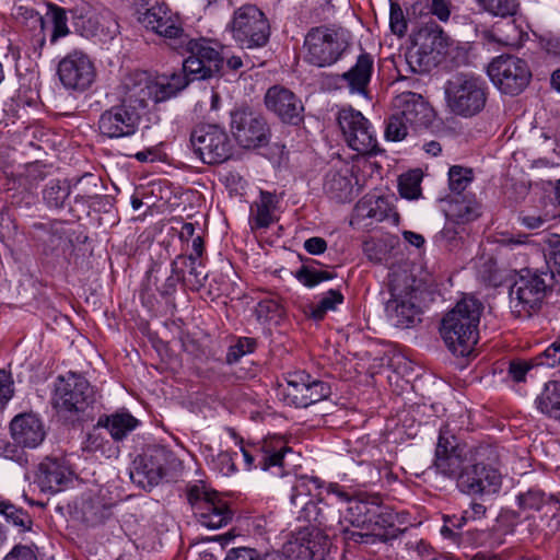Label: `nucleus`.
Wrapping results in <instances>:
<instances>
[{"label": "nucleus", "instance_id": "28", "mask_svg": "<svg viewBox=\"0 0 560 560\" xmlns=\"http://www.w3.org/2000/svg\"><path fill=\"white\" fill-rule=\"evenodd\" d=\"M40 24V38L37 39V48L42 50L46 45V32H48L49 44L55 45L57 42L70 34L68 27V16L63 8L48 3L45 16L38 19Z\"/></svg>", "mask_w": 560, "mask_h": 560}, {"label": "nucleus", "instance_id": "25", "mask_svg": "<svg viewBox=\"0 0 560 560\" xmlns=\"http://www.w3.org/2000/svg\"><path fill=\"white\" fill-rule=\"evenodd\" d=\"M374 69V58L371 54L362 51L355 63L346 72L336 77L338 88H347L350 93L366 95Z\"/></svg>", "mask_w": 560, "mask_h": 560}, {"label": "nucleus", "instance_id": "23", "mask_svg": "<svg viewBox=\"0 0 560 560\" xmlns=\"http://www.w3.org/2000/svg\"><path fill=\"white\" fill-rule=\"evenodd\" d=\"M396 110L412 129L428 128L434 118V112L421 94L401 92L393 100Z\"/></svg>", "mask_w": 560, "mask_h": 560}, {"label": "nucleus", "instance_id": "26", "mask_svg": "<svg viewBox=\"0 0 560 560\" xmlns=\"http://www.w3.org/2000/svg\"><path fill=\"white\" fill-rule=\"evenodd\" d=\"M72 475L65 462L46 458L38 466L36 482L43 492L57 493L72 481Z\"/></svg>", "mask_w": 560, "mask_h": 560}, {"label": "nucleus", "instance_id": "6", "mask_svg": "<svg viewBox=\"0 0 560 560\" xmlns=\"http://www.w3.org/2000/svg\"><path fill=\"white\" fill-rule=\"evenodd\" d=\"M445 98L450 110L462 117H472L486 106L488 84L474 73H456L445 84Z\"/></svg>", "mask_w": 560, "mask_h": 560}, {"label": "nucleus", "instance_id": "8", "mask_svg": "<svg viewBox=\"0 0 560 560\" xmlns=\"http://www.w3.org/2000/svg\"><path fill=\"white\" fill-rule=\"evenodd\" d=\"M180 54H188L183 62V71L192 75L191 80L209 79L223 70L224 58L215 44L207 38H190L186 35Z\"/></svg>", "mask_w": 560, "mask_h": 560}, {"label": "nucleus", "instance_id": "35", "mask_svg": "<svg viewBox=\"0 0 560 560\" xmlns=\"http://www.w3.org/2000/svg\"><path fill=\"white\" fill-rule=\"evenodd\" d=\"M278 198L269 191H260L259 199L250 206L249 221L253 229H267L275 222L273 211Z\"/></svg>", "mask_w": 560, "mask_h": 560}, {"label": "nucleus", "instance_id": "22", "mask_svg": "<svg viewBox=\"0 0 560 560\" xmlns=\"http://www.w3.org/2000/svg\"><path fill=\"white\" fill-rule=\"evenodd\" d=\"M265 105L282 122L299 125L303 120L302 101L289 89L281 85L269 88L265 94Z\"/></svg>", "mask_w": 560, "mask_h": 560}, {"label": "nucleus", "instance_id": "44", "mask_svg": "<svg viewBox=\"0 0 560 560\" xmlns=\"http://www.w3.org/2000/svg\"><path fill=\"white\" fill-rule=\"evenodd\" d=\"M342 302V293L339 290L331 289L327 291L317 303L307 305L304 313L314 320H322L327 312L335 311Z\"/></svg>", "mask_w": 560, "mask_h": 560}, {"label": "nucleus", "instance_id": "19", "mask_svg": "<svg viewBox=\"0 0 560 560\" xmlns=\"http://www.w3.org/2000/svg\"><path fill=\"white\" fill-rule=\"evenodd\" d=\"M139 22L160 37L174 50H179L186 33L180 18L173 13L166 5H153L139 16Z\"/></svg>", "mask_w": 560, "mask_h": 560}, {"label": "nucleus", "instance_id": "18", "mask_svg": "<svg viewBox=\"0 0 560 560\" xmlns=\"http://www.w3.org/2000/svg\"><path fill=\"white\" fill-rule=\"evenodd\" d=\"M285 382V400L296 408H306L326 399L331 393L330 386L326 382L313 377L305 371L288 373Z\"/></svg>", "mask_w": 560, "mask_h": 560}, {"label": "nucleus", "instance_id": "15", "mask_svg": "<svg viewBox=\"0 0 560 560\" xmlns=\"http://www.w3.org/2000/svg\"><path fill=\"white\" fill-rule=\"evenodd\" d=\"M194 152L206 164H220L232 154V145L226 132L215 125L195 128L190 135Z\"/></svg>", "mask_w": 560, "mask_h": 560}, {"label": "nucleus", "instance_id": "10", "mask_svg": "<svg viewBox=\"0 0 560 560\" xmlns=\"http://www.w3.org/2000/svg\"><path fill=\"white\" fill-rule=\"evenodd\" d=\"M228 28L232 37L245 48L262 47L270 36V25L265 13L253 4L238 8Z\"/></svg>", "mask_w": 560, "mask_h": 560}, {"label": "nucleus", "instance_id": "29", "mask_svg": "<svg viewBox=\"0 0 560 560\" xmlns=\"http://www.w3.org/2000/svg\"><path fill=\"white\" fill-rule=\"evenodd\" d=\"M129 75H143L148 88V100L154 95L156 102L176 96L189 83L188 74L184 71L174 72L170 75L163 74L155 81H151L144 72H135Z\"/></svg>", "mask_w": 560, "mask_h": 560}, {"label": "nucleus", "instance_id": "56", "mask_svg": "<svg viewBox=\"0 0 560 560\" xmlns=\"http://www.w3.org/2000/svg\"><path fill=\"white\" fill-rule=\"evenodd\" d=\"M256 314L259 319L272 320L281 317L283 308L276 299H264L256 306Z\"/></svg>", "mask_w": 560, "mask_h": 560}, {"label": "nucleus", "instance_id": "33", "mask_svg": "<svg viewBox=\"0 0 560 560\" xmlns=\"http://www.w3.org/2000/svg\"><path fill=\"white\" fill-rule=\"evenodd\" d=\"M323 494V481L315 476H299L291 487L290 502L294 506L304 508L310 501H315Z\"/></svg>", "mask_w": 560, "mask_h": 560}, {"label": "nucleus", "instance_id": "24", "mask_svg": "<svg viewBox=\"0 0 560 560\" xmlns=\"http://www.w3.org/2000/svg\"><path fill=\"white\" fill-rule=\"evenodd\" d=\"M246 467H259L262 470H268L273 466H281L285 453L291 452V448L284 445V442L279 438L265 440L260 446L247 448L241 445Z\"/></svg>", "mask_w": 560, "mask_h": 560}, {"label": "nucleus", "instance_id": "30", "mask_svg": "<svg viewBox=\"0 0 560 560\" xmlns=\"http://www.w3.org/2000/svg\"><path fill=\"white\" fill-rule=\"evenodd\" d=\"M353 166L347 162L338 161L327 172L324 188L326 192L340 202L351 199Z\"/></svg>", "mask_w": 560, "mask_h": 560}, {"label": "nucleus", "instance_id": "37", "mask_svg": "<svg viewBox=\"0 0 560 560\" xmlns=\"http://www.w3.org/2000/svg\"><path fill=\"white\" fill-rule=\"evenodd\" d=\"M98 419L100 427H104L115 441L124 440L139 424V420L129 412L103 415Z\"/></svg>", "mask_w": 560, "mask_h": 560}, {"label": "nucleus", "instance_id": "2", "mask_svg": "<svg viewBox=\"0 0 560 560\" xmlns=\"http://www.w3.org/2000/svg\"><path fill=\"white\" fill-rule=\"evenodd\" d=\"M119 91L120 103L104 110L98 119L100 133L109 139L133 136L141 121L140 109L148 102V88L143 75H126Z\"/></svg>", "mask_w": 560, "mask_h": 560}, {"label": "nucleus", "instance_id": "46", "mask_svg": "<svg viewBox=\"0 0 560 560\" xmlns=\"http://www.w3.org/2000/svg\"><path fill=\"white\" fill-rule=\"evenodd\" d=\"M70 192V185L66 180L51 179L43 190V198L49 208L60 209Z\"/></svg>", "mask_w": 560, "mask_h": 560}, {"label": "nucleus", "instance_id": "7", "mask_svg": "<svg viewBox=\"0 0 560 560\" xmlns=\"http://www.w3.org/2000/svg\"><path fill=\"white\" fill-rule=\"evenodd\" d=\"M552 271L527 270L514 281L510 288V305L513 314L521 318H528L537 312L553 285Z\"/></svg>", "mask_w": 560, "mask_h": 560}, {"label": "nucleus", "instance_id": "64", "mask_svg": "<svg viewBox=\"0 0 560 560\" xmlns=\"http://www.w3.org/2000/svg\"><path fill=\"white\" fill-rule=\"evenodd\" d=\"M224 560H262V558L256 549L243 547L231 549Z\"/></svg>", "mask_w": 560, "mask_h": 560}, {"label": "nucleus", "instance_id": "20", "mask_svg": "<svg viewBox=\"0 0 560 560\" xmlns=\"http://www.w3.org/2000/svg\"><path fill=\"white\" fill-rule=\"evenodd\" d=\"M468 453L467 445L459 442L448 424L440 428L433 463L440 474L455 477Z\"/></svg>", "mask_w": 560, "mask_h": 560}, {"label": "nucleus", "instance_id": "47", "mask_svg": "<svg viewBox=\"0 0 560 560\" xmlns=\"http://www.w3.org/2000/svg\"><path fill=\"white\" fill-rule=\"evenodd\" d=\"M294 276L303 285L314 288L323 281L332 280L337 275L332 270H322L312 265H302Z\"/></svg>", "mask_w": 560, "mask_h": 560}, {"label": "nucleus", "instance_id": "57", "mask_svg": "<svg viewBox=\"0 0 560 560\" xmlns=\"http://www.w3.org/2000/svg\"><path fill=\"white\" fill-rule=\"evenodd\" d=\"M560 363V337L534 359L535 365L553 368Z\"/></svg>", "mask_w": 560, "mask_h": 560}, {"label": "nucleus", "instance_id": "63", "mask_svg": "<svg viewBox=\"0 0 560 560\" xmlns=\"http://www.w3.org/2000/svg\"><path fill=\"white\" fill-rule=\"evenodd\" d=\"M3 560H37L35 546L16 545Z\"/></svg>", "mask_w": 560, "mask_h": 560}, {"label": "nucleus", "instance_id": "49", "mask_svg": "<svg viewBox=\"0 0 560 560\" xmlns=\"http://www.w3.org/2000/svg\"><path fill=\"white\" fill-rule=\"evenodd\" d=\"M422 173L419 170L409 171L399 177L398 188L400 196L406 199H417L421 195Z\"/></svg>", "mask_w": 560, "mask_h": 560}, {"label": "nucleus", "instance_id": "16", "mask_svg": "<svg viewBox=\"0 0 560 560\" xmlns=\"http://www.w3.org/2000/svg\"><path fill=\"white\" fill-rule=\"evenodd\" d=\"M172 459L164 447H150L133 460L130 479L142 489H151L166 476Z\"/></svg>", "mask_w": 560, "mask_h": 560}, {"label": "nucleus", "instance_id": "51", "mask_svg": "<svg viewBox=\"0 0 560 560\" xmlns=\"http://www.w3.org/2000/svg\"><path fill=\"white\" fill-rule=\"evenodd\" d=\"M237 453H230L228 451H220L218 454H210L207 456L208 464L213 470H217L223 476H230L236 471V466L233 456Z\"/></svg>", "mask_w": 560, "mask_h": 560}, {"label": "nucleus", "instance_id": "45", "mask_svg": "<svg viewBox=\"0 0 560 560\" xmlns=\"http://www.w3.org/2000/svg\"><path fill=\"white\" fill-rule=\"evenodd\" d=\"M440 58L420 47H412L406 55V61L415 73H428L439 63Z\"/></svg>", "mask_w": 560, "mask_h": 560}, {"label": "nucleus", "instance_id": "58", "mask_svg": "<svg viewBox=\"0 0 560 560\" xmlns=\"http://www.w3.org/2000/svg\"><path fill=\"white\" fill-rule=\"evenodd\" d=\"M256 342L252 338H241L235 346L229 349L226 360L229 363L238 361L241 357L254 351Z\"/></svg>", "mask_w": 560, "mask_h": 560}, {"label": "nucleus", "instance_id": "36", "mask_svg": "<svg viewBox=\"0 0 560 560\" xmlns=\"http://www.w3.org/2000/svg\"><path fill=\"white\" fill-rule=\"evenodd\" d=\"M375 514L374 517H371L372 521L368 529H370L372 534H378L375 537L376 544L387 542L397 538L400 529L395 526L394 513L387 506H383L378 502V509L377 512L375 511Z\"/></svg>", "mask_w": 560, "mask_h": 560}, {"label": "nucleus", "instance_id": "21", "mask_svg": "<svg viewBox=\"0 0 560 560\" xmlns=\"http://www.w3.org/2000/svg\"><path fill=\"white\" fill-rule=\"evenodd\" d=\"M390 299L386 304L389 319L396 327L407 328L415 323L418 307L415 304L413 289L408 283V277L404 280L394 276L389 284Z\"/></svg>", "mask_w": 560, "mask_h": 560}, {"label": "nucleus", "instance_id": "17", "mask_svg": "<svg viewBox=\"0 0 560 560\" xmlns=\"http://www.w3.org/2000/svg\"><path fill=\"white\" fill-rule=\"evenodd\" d=\"M57 74L66 90L84 92L93 84L96 71L88 54L73 49L59 61Z\"/></svg>", "mask_w": 560, "mask_h": 560}, {"label": "nucleus", "instance_id": "13", "mask_svg": "<svg viewBox=\"0 0 560 560\" xmlns=\"http://www.w3.org/2000/svg\"><path fill=\"white\" fill-rule=\"evenodd\" d=\"M93 389L86 378L69 372L55 384L52 405L58 412H83L92 402Z\"/></svg>", "mask_w": 560, "mask_h": 560}, {"label": "nucleus", "instance_id": "61", "mask_svg": "<svg viewBox=\"0 0 560 560\" xmlns=\"http://www.w3.org/2000/svg\"><path fill=\"white\" fill-rule=\"evenodd\" d=\"M405 549L409 556H416L418 560H429L433 553L432 547L422 539L405 542Z\"/></svg>", "mask_w": 560, "mask_h": 560}, {"label": "nucleus", "instance_id": "11", "mask_svg": "<svg viewBox=\"0 0 560 560\" xmlns=\"http://www.w3.org/2000/svg\"><path fill=\"white\" fill-rule=\"evenodd\" d=\"M230 129L244 149H256L269 143L271 131L266 118L248 106L234 108L230 114Z\"/></svg>", "mask_w": 560, "mask_h": 560}, {"label": "nucleus", "instance_id": "60", "mask_svg": "<svg viewBox=\"0 0 560 560\" xmlns=\"http://www.w3.org/2000/svg\"><path fill=\"white\" fill-rule=\"evenodd\" d=\"M323 495L329 501L334 502V505L338 502L346 503L352 501L350 499L349 492L345 490V488L338 483H328L325 485L323 482Z\"/></svg>", "mask_w": 560, "mask_h": 560}, {"label": "nucleus", "instance_id": "27", "mask_svg": "<svg viewBox=\"0 0 560 560\" xmlns=\"http://www.w3.org/2000/svg\"><path fill=\"white\" fill-rule=\"evenodd\" d=\"M10 429L14 442L24 447L35 448L46 436L42 420L34 413L15 416L11 421Z\"/></svg>", "mask_w": 560, "mask_h": 560}, {"label": "nucleus", "instance_id": "41", "mask_svg": "<svg viewBox=\"0 0 560 560\" xmlns=\"http://www.w3.org/2000/svg\"><path fill=\"white\" fill-rule=\"evenodd\" d=\"M446 217L456 223L470 222L478 218L479 206L475 201L466 200L460 195L447 202Z\"/></svg>", "mask_w": 560, "mask_h": 560}, {"label": "nucleus", "instance_id": "1", "mask_svg": "<svg viewBox=\"0 0 560 560\" xmlns=\"http://www.w3.org/2000/svg\"><path fill=\"white\" fill-rule=\"evenodd\" d=\"M316 501H310L301 509L299 520L308 523L307 526L292 533L284 544L283 551L289 558L296 560H324L329 546L328 534L337 535V527L341 525L340 509L323 494Z\"/></svg>", "mask_w": 560, "mask_h": 560}, {"label": "nucleus", "instance_id": "62", "mask_svg": "<svg viewBox=\"0 0 560 560\" xmlns=\"http://www.w3.org/2000/svg\"><path fill=\"white\" fill-rule=\"evenodd\" d=\"M488 506L483 502L472 500L462 512L464 518L469 522H480L487 517Z\"/></svg>", "mask_w": 560, "mask_h": 560}, {"label": "nucleus", "instance_id": "59", "mask_svg": "<svg viewBox=\"0 0 560 560\" xmlns=\"http://www.w3.org/2000/svg\"><path fill=\"white\" fill-rule=\"evenodd\" d=\"M534 365V362L513 360L509 364L508 375L513 382H525L527 373Z\"/></svg>", "mask_w": 560, "mask_h": 560}, {"label": "nucleus", "instance_id": "38", "mask_svg": "<svg viewBox=\"0 0 560 560\" xmlns=\"http://www.w3.org/2000/svg\"><path fill=\"white\" fill-rule=\"evenodd\" d=\"M86 35L101 40L113 39L119 32V25L110 12L92 13L86 19Z\"/></svg>", "mask_w": 560, "mask_h": 560}, {"label": "nucleus", "instance_id": "52", "mask_svg": "<svg viewBox=\"0 0 560 560\" xmlns=\"http://www.w3.org/2000/svg\"><path fill=\"white\" fill-rule=\"evenodd\" d=\"M104 429V427H100L98 419L96 424L86 433V436L82 442L83 452L95 453L97 451H105L108 440L106 439V434L103 432Z\"/></svg>", "mask_w": 560, "mask_h": 560}, {"label": "nucleus", "instance_id": "55", "mask_svg": "<svg viewBox=\"0 0 560 560\" xmlns=\"http://www.w3.org/2000/svg\"><path fill=\"white\" fill-rule=\"evenodd\" d=\"M390 12H389V27L390 31L402 37L407 32V20L405 14L399 5V3L395 0H389Z\"/></svg>", "mask_w": 560, "mask_h": 560}, {"label": "nucleus", "instance_id": "12", "mask_svg": "<svg viewBox=\"0 0 560 560\" xmlns=\"http://www.w3.org/2000/svg\"><path fill=\"white\" fill-rule=\"evenodd\" d=\"M493 84L504 94L517 95L528 85L532 72L528 63L513 55H501L488 67Z\"/></svg>", "mask_w": 560, "mask_h": 560}, {"label": "nucleus", "instance_id": "5", "mask_svg": "<svg viewBox=\"0 0 560 560\" xmlns=\"http://www.w3.org/2000/svg\"><path fill=\"white\" fill-rule=\"evenodd\" d=\"M351 46L350 33L336 25L312 27L305 35L304 60L314 67L334 66L343 58Z\"/></svg>", "mask_w": 560, "mask_h": 560}, {"label": "nucleus", "instance_id": "32", "mask_svg": "<svg viewBox=\"0 0 560 560\" xmlns=\"http://www.w3.org/2000/svg\"><path fill=\"white\" fill-rule=\"evenodd\" d=\"M378 509V499L369 500H352L349 502L346 512L342 514L341 520L348 523L351 527L358 529H368L374 517L375 511Z\"/></svg>", "mask_w": 560, "mask_h": 560}, {"label": "nucleus", "instance_id": "31", "mask_svg": "<svg viewBox=\"0 0 560 560\" xmlns=\"http://www.w3.org/2000/svg\"><path fill=\"white\" fill-rule=\"evenodd\" d=\"M446 36L441 26L435 22L430 21L422 25L413 35L412 43L415 47L428 50L429 52L438 56L442 55L447 46Z\"/></svg>", "mask_w": 560, "mask_h": 560}, {"label": "nucleus", "instance_id": "48", "mask_svg": "<svg viewBox=\"0 0 560 560\" xmlns=\"http://www.w3.org/2000/svg\"><path fill=\"white\" fill-rule=\"evenodd\" d=\"M340 534L348 546L351 545H374L377 534H372L370 529H358L350 525H341L337 527V535Z\"/></svg>", "mask_w": 560, "mask_h": 560}, {"label": "nucleus", "instance_id": "4", "mask_svg": "<svg viewBox=\"0 0 560 560\" xmlns=\"http://www.w3.org/2000/svg\"><path fill=\"white\" fill-rule=\"evenodd\" d=\"M472 464L460 467L457 487L468 495L489 497L498 494L502 487V475L495 467L499 459L497 448L479 445L470 451Z\"/></svg>", "mask_w": 560, "mask_h": 560}, {"label": "nucleus", "instance_id": "14", "mask_svg": "<svg viewBox=\"0 0 560 560\" xmlns=\"http://www.w3.org/2000/svg\"><path fill=\"white\" fill-rule=\"evenodd\" d=\"M338 125L347 144L361 154H377L378 147L370 121L361 112L342 108L337 116Z\"/></svg>", "mask_w": 560, "mask_h": 560}, {"label": "nucleus", "instance_id": "39", "mask_svg": "<svg viewBox=\"0 0 560 560\" xmlns=\"http://www.w3.org/2000/svg\"><path fill=\"white\" fill-rule=\"evenodd\" d=\"M518 508L528 513L539 512L544 508H557L558 501L553 495L547 494L539 488H529L524 492H520L516 497Z\"/></svg>", "mask_w": 560, "mask_h": 560}, {"label": "nucleus", "instance_id": "3", "mask_svg": "<svg viewBox=\"0 0 560 560\" xmlns=\"http://www.w3.org/2000/svg\"><path fill=\"white\" fill-rule=\"evenodd\" d=\"M482 304L472 296H465L443 317L440 332L446 347L458 357L472 353L478 341V325Z\"/></svg>", "mask_w": 560, "mask_h": 560}, {"label": "nucleus", "instance_id": "54", "mask_svg": "<svg viewBox=\"0 0 560 560\" xmlns=\"http://www.w3.org/2000/svg\"><path fill=\"white\" fill-rule=\"evenodd\" d=\"M409 128H411L409 124L396 110H394V114L387 121L385 137L387 140L400 141L406 138Z\"/></svg>", "mask_w": 560, "mask_h": 560}, {"label": "nucleus", "instance_id": "42", "mask_svg": "<svg viewBox=\"0 0 560 560\" xmlns=\"http://www.w3.org/2000/svg\"><path fill=\"white\" fill-rule=\"evenodd\" d=\"M97 180L98 178L93 174H84L74 185V188L78 189L74 205L79 206L82 212L88 213L91 201L100 197Z\"/></svg>", "mask_w": 560, "mask_h": 560}, {"label": "nucleus", "instance_id": "34", "mask_svg": "<svg viewBox=\"0 0 560 560\" xmlns=\"http://www.w3.org/2000/svg\"><path fill=\"white\" fill-rule=\"evenodd\" d=\"M534 405L542 416L560 422V381L547 382L536 396Z\"/></svg>", "mask_w": 560, "mask_h": 560}, {"label": "nucleus", "instance_id": "9", "mask_svg": "<svg viewBox=\"0 0 560 560\" xmlns=\"http://www.w3.org/2000/svg\"><path fill=\"white\" fill-rule=\"evenodd\" d=\"M187 500L198 523L209 529L228 525L233 518V511L217 491L202 485H195L187 490Z\"/></svg>", "mask_w": 560, "mask_h": 560}, {"label": "nucleus", "instance_id": "53", "mask_svg": "<svg viewBox=\"0 0 560 560\" xmlns=\"http://www.w3.org/2000/svg\"><path fill=\"white\" fill-rule=\"evenodd\" d=\"M472 180V172L459 165H453L448 171V183L452 191L460 195Z\"/></svg>", "mask_w": 560, "mask_h": 560}, {"label": "nucleus", "instance_id": "43", "mask_svg": "<svg viewBox=\"0 0 560 560\" xmlns=\"http://www.w3.org/2000/svg\"><path fill=\"white\" fill-rule=\"evenodd\" d=\"M0 514L8 523H11L20 533L31 532L33 527V518L27 511L18 508L9 500L0 495Z\"/></svg>", "mask_w": 560, "mask_h": 560}, {"label": "nucleus", "instance_id": "40", "mask_svg": "<svg viewBox=\"0 0 560 560\" xmlns=\"http://www.w3.org/2000/svg\"><path fill=\"white\" fill-rule=\"evenodd\" d=\"M526 33L521 30L514 21L497 26L493 31L485 33V38L503 46L520 47L523 44Z\"/></svg>", "mask_w": 560, "mask_h": 560}, {"label": "nucleus", "instance_id": "50", "mask_svg": "<svg viewBox=\"0 0 560 560\" xmlns=\"http://www.w3.org/2000/svg\"><path fill=\"white\" fill-rule=\"evenodd\" d=\"M485 11L494 16H512L517 12L518 0H478Z\"/></svg>", "mask_w": 560, "mask_h": 560}]
</instances>
